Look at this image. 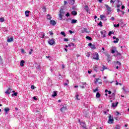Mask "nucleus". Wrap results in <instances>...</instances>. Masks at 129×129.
I'll return each instance as SVG.
<instances>
[{
    "mask_svg": "<svg viewBox=\"0 0 129 129\" xmlns=\"http://www.w3.org/2000/svg\"><path fill=\"white\" fill-rule=\"evenodd\" d=\"M98 26H100V27H102V22L101 21H100L99 23H98Z\"/></svg>",
    "mask_w": 129,
    "mask_h": 129,
    "instance_id": "obj_38",
    "label": "nucleus"
},
{
    "mask_svg": "<svg viewBox=\"0 0 129 129\" xmlns=\"http://www.w3.org/2000/svg\"><path fill=\"white\" fill-rule=\"evenodd\" d=\"M99 68H100V67H97V66H95L94 67V71H96V72H97V71L100 70Z\"/></svg>",
    "mask_w": 129,
    "mask_h": 129,
    "instance_id": "obj_8",
    "label": "nucleus"
},
{
    "mask_svg": "<svg viewBox=\"0 0 129 129\" xmlns=\"http://www.w3.org/2000/svg\"><path fill=\"white\" fill-rule=\"evenodd\" d=\"M29 14H30V11H25V16H26V17H29Z\"/></svg>",
    "mask_w": 129,
    "mask_h": 129,
    "instance_id": "obj_21",
    "label": "nucleus"
},
{
    "mask_svg": "<svg viewBox=\"0 0 129 129\" xmlns=\"http://www.w3.org/2000/svg\"><path fill=\"white\" fill-rule=\"evenodd\" d=\"M111 34H112V32L109 31V33H108V36H111Z\"/></svg>",
    "mask_w": 129,
    "mask_h": 129,
    "instance_id": "obj_49",
    "label": "nucleus"
},
{
    "mask_svg": "<svg viewBox=\"0 0 129 129\" xmlns=\"http://www.w3.org/2000/svg\"><path fill=\"white\" fill-rule=\"evenodd\" d=\"M75 97H76V99H77V100H80V99L78 98L79 97V95L76 94L75 95Z\"/></svg>",
    "mask_w": 129,
    "mask_h": 129,
    "instance_id": "obj_27",
    "label": "nucleus"
},
{
    "mask_svg": "<svg viewBox=\"0 0 129 129\" xmlns=\"http://www.w3.org/2000/svg\"><path fill=\"white\" fill-rule=\"evenodd\" d=\"M70 2L71 5H74L75 4V0H71Z\"/></svg>",
    "mask_w": 129,
    "mask_h": 129,
    "instance_id": "obj_30",
    "label": "nucleus"
},
{
    "mask_svg": "<svg viewBox=\"0 0 129 129\" xmlns=\"http://www.w3.org/2000/svg\"><path fill=\"white\" fill-rule=\"evenodd\" d=\"M10 91H11V89H9L8 90H7L5 93H6V94H10Z\"/></svg>",
    "mask_w": 129,
    "mask_h": 129,
    "instance_id": "obj_29",
    "label": "nucleus"
},
{
    "mask_svg": "<svg viewBox=\"0 0 129 129\" xmlns=\"http://www.w3.org/2000/svg\"><path fill=\"white\" fill-rule=\"evenodd\" d=\"M60 34L63 36V37H66V35L65 34V32L63 31L61 32Z\"/></svg>",
    "mask_w": 129,
    "mask_h": 129,
    "instance_id": "obj_31",
    "label": "nucleus"
},
{
    "mask_svg": "<svg viewBox=\"0 0 129 129\" xmlns=\"http://www.w3.org/2000/svg\"><path fill=\"white\" fill-rule=\"evenodd\" d=\"M93 59H95V60H99V57L98 55V53L97 52H95L93 56Z\"/></svg>",
    "mask_w": 129,
    "mask_h": 129,
    "instance_id": "obj_5",
    "label": "nucleus"
},
{
    "mask_svg": "<svg viewBox=\"0 0 129 129\" xmlns=\"http://www.w3.org/2000/svg\"><path fill=\"white\" fill-rule=\"evenodd\" d=\"M113 121H114V119H113V117L111 116V115H109V119L108 120V123H113Z\"/></svg>",
    "mask_w": 129,
    "mask_h": 129,
    "instance_id": "obj_3",
    "label": "nucleus"
},
{
    "mask_svg": "<svg viewBox=\"0 0 129 129\" xmlns=\"http://www.w3.org/2000/svg\"><path fill=\"white\" fill-rule=\"evenodd\" d=\"M114 64H115V66H116V65H118V66H120V65H121V63L118 61H114Z\"/></svg>",
    "mask_w": 129,
    "mask_h": 129,
    "instance_id": "obj_11",
    "label": "nucleus"
},
{
    "mask_svg": "<svg viewBox=\"0 0 129 129\" xmlns=\"http://www.w3.org/2000/svg\"><path fill=\"white\" fill-rule=\"evenodd\" d=\"M61 66H62V69H64L65 68V66H64V64H62Z\"/></svg>",
    "mask_w": 129,
    "mask_h": 129,
    "instance_id": "obj_59",
    "label": "nucleus"
},
{
    "mask_svg": "<svg viewBox=\"0 0 129 129\" xmlns=\"http://www.w3.org/2000/svg\"><path fill=\"white\" fill-rule=\"evenodd\" d=\"M82 33H89V31H88L87 28H84L82 30Z\"/></svg>",
    "mask_w": 129,
    "mask_h": 129,
    "instance_id": "obj_14",
    "label": "nucleus"
},
{
    "mask_svg": "<svg viewBox=\"0 0 129 129\" xmlns=\"http://www.w3.org/2000/svg\"><path fill=\"white\" fill-rule=\"evenodd\" d=\"M113 39H116V40L113 41V43H118V41H119V39L118 38H116V37L113 36Z\"/></svg>",
    "mask_w": 129,
    "mask_h": 129,
    "instance_id": "obj_13",
    "label": "nucleus"
},
{
    "mask_svg": "<svg viewBox=\"0 0 129 129\" xmlns=\"http://www.w3.org/2000/svg\"><path fill=\"white\" fill-rule=\"evenodd\" d=\"M109 111V110H107V111H104V113L105 114H106L107 112H108Z\"/></svg>",
    "mask_w": 129,
    "mask_h": 129,
    "instance_id": "obj_47",
    "label": "nucleus"
},
{
    "mask_svg": "<svg viewBox=\"0 0 129 129\" xmlns=\"http://www.w3.org/2000/svg\"><path fill=\"white\" fill-rule=\"evenodd\" d=\"M13 41H14V38L11 37L10 38H9L7 40V42H8L9 43L11 42H13Z\"/></svg>",
    "mask_w": 129,
    "mask_h": 129,
    "instance_id": "obj_19",
    "label": "nucleus"
},
{
    "mask_svg": "<svg viewBox=\"0 0 129 129\" xmlns=\"http://www.w3.org/2000/svg\"><path fill=\"white\" fill-rule=\"evenodd\" d=\"M50 25H52V26H55V25H56V21H55L54 20H50Z\"/></svg>",
    "mask_w": 129,
    "mask_h": 129,
    "instance_id": "obj_9",
    "label": "nucleus"
},
{
    "mask_svg": "<svg viewBox=\"0 0 129 129\" xmlns=\"http://www.w3.org/2000/svg\"><path fill=\"white\" fill-rule=\"evenodd\" d=\"M101 20H102L103 21H105V16L104 15H102L100 17Z\"/></svg>",
    "mask_w": 129,
    "mask_h": 129,
    "instance_id": "obj_15",
    "label": "nucleus"
},
{
    "mask_svg": "<svg viewBox=\"0 0 129 129\" xmlns=\"http://www.w3.org/2000/svg\"><path fill=\"white\" fill-rule=\"evenodd\" d=\"M96 97H97V98H99V97H100V94H99V93L97 92L96 95Z\"/></svg>",
    "mask_w": 129,
    "mask_h": 129,
    "instance_id": "obj_26",
    "label": "nucleus"
},
{
    "mask_svg": "<svg viewBox=\"0 0 129 129\" xmlns=\"http://www.w3.org/2000/svg\"><path fill=\"white\" fill-rule=\"evenodd\" d=\"M39 37H40V38H44V37H45V34L43 32L39 33Z\"/></svg>",
    "mask_w": 129,
    "mask_h": 129,
    "instance_id": "obj_17",
    "label": "nucleus"
},
{
    "mask_svg": "<svg viewBox=\"0 0 129 129\" xmlns=\"http://www.w3.org/2000/svg\"><path fill=\"white\" fill-rule=\"evenodd\" d=\"M86 39H87V40H90L91 41V40H92V38H91V37H89V36H86Z\"/></svg>",
    "mask_w": 129,
    "mask_h": 129,
    "instance_id": "obj_35",
    "label": "nucleus"
},
{
    "mask_svg": "<svg viewBox=\"0 0 129 129\" xmlns=\"http://www.w3.org/2000/svg\"><path fill=\"white\" fill-rule=\"evenodd\" d=\"M115 129H120V127L119 126V125H117Z\"/></svg>",
    "mask_w": 129,
    "mask_h": 129,
    "instance_id": "obj_43",
    "label": "nucleus"
},
{
    "mask_svg": "<svg viewBox=\"0 0 129 129\" xmlns=\"http://www.w3.org/2000/svg\"><path fill=\"white\" fill-rule=\"evenodd\" d=\"M86 127V124H85V123H83V125H82V127Z\"/></svg>",
    "mask_w": 129,
    "mask_h": 129,
    "instance_id": "obj_48",
    "label": "nucleus"
},
{
    "mask_svg": "<svg viewBox=\"0 0 129 129\" xmlns=\"http://www.w3.org/2000/svg\"><path fill=\"white\" fill-rule=\"evenodd\" d=\"M81 88H82V89L85 88V86H80Z\"/></svg>",
    "mask_w": 129,
    "mask_h": 129,
    "instance_id": "obj_52",
    "label": "nucleus"
},
{
    "mask_svg": "<svg viewBox=\"0 0 129 129\" xmlns=\"http://www.w3.org/2000/svg\"><path fill=\"white\" fill-rule=\"evenodd\" d=\"M31 89H33V90L35 89V86L34 85L31 86Z\"/></svg>",
    "mask_w": 129,
    "mask_h": 129,
    "instance_id": "obj_51",
    "label": "nucleus"
},
{
    "mask_svg": "<svg viewBox=\"0 0 129 129\" xmlns=\"http://www.w3.org/2000/svg\"><path fill=\"white\" fill-rule=\"evenodd\" d=\"M115 82H116L115 85H118V82H117V81H116Z\"/></svg>",
    "mask_w": 129,
    "mask_h": 129,
    "instance_id": "obj_63",
    "label": "nucleus"
},
{
    "mask_svg": "<svg viewBox=\"0 0 129 129\" xmlns=\"http://www.w3.org/2000/svg\"><path fill=\"white\" fill-rule=\"evenodd\" d=\"M33 99L34 100H37L38 99H37V97H33Z\"/></svg>",
    "mask_w": 129,
    "mask_h": 129,
    "instance_id": "obj_57",
    "label": "nucleus"
},
{
    "mask_svg": "<svg viewBox=\"0 0 129 129\" xmlns=\"http://www.w3.org/2000/svg\"><path fill=\"white\" fill-rule=\"evenodd\" d=\"M67 83H66L63 84L64 86H67V85H68V83H69V81L68 80H67Z\"/></svg>",
    "mask_w": 129,
    "mask_h": 129,
    "instance_id": "obj_32",
    "label": "nucleus"
},
{
    "mask_svg": "<svg viewBox=\"0 0 129 129\" xmlns=\"http://www.w3.org/2000/svg\"><path fill=\"white\" fill-rule=\"evenodd\" d=\"M105 6L106 7L107 11H108L109 12H110L111 11V8L109 7L108 5H105Z\"/></svg>",
    "mask_w": 129,
    "mask_h": 129,
    "instance_id": "obj_12",
    "label": "nucleus"
},
{
    "mask_svg": "<svg viewBox=\"0 0 129 129\" xmlns=\"http://www.w3.org/2000/svg\"><path fill=\"white\" fill-rule=\"evenodd\" d=\"M108 94H111V91H108Z\"/></svg>",
    "mask_w": 129,
    "mask_h": 129,
    "instance_id": "obj_61",
    "label": "nucleus"
},
{
    "mask_svg": "<svg viewBox=\"0 0 129 129\" xmlns=\"http://www.w3.org/2000/svg\"><path fill=\"white\" fill-rule=\"evenodd\" d=\"M66 16V17H69V16H70V14H69V13H67Z\"/></svg>",
    "mask_w": 129,
    "mask_h": 129,
    "instance_id": "obj_54",
    "label": "nucleus"
},
{
    "mask_svg": "<svg viewBox=\"0 0 129 129\" xmlns=\"http://www.w3.org/2000/svg\"><path fill=\"white\" fill-rule=\"evenodd\" d=\"M33 51H34V50L33 49H31V51L29 52V55H32V52H33Z\"/></svg>",
    "mask_w": 129,
    "mask_h": 129,
    "instance_id": "obj_40",
    "label": "nucleus"
},
{
    "mask_svg": "<svg viewBox=\"0 0 129 129\" xmlns=\"http://www.w3.org/2000/svg\"><path fill=\"white\" fill-rule=\"evenodd\" d=\"M52 97H55V96H57V91H54L53 94L52 95Z\"/></svg>",
    "mask_w": 129,
    "mask_h": 129,
    "instance_id": "obj_24",
    "label": "nucleus"
},
{
    "mask_svg": "<svg viewBox=\"0 0 129 129\" xmlns=\"http://www.w3.org/2000/svg\"><path fill=\"white\" fill-rule=\"evenodd\" d=\"M13 95H14L15 96H17V95H18V93H14V94H12L13 96Z\"/></svg>",
    "mask_w": 129,
    "mask_h": 129,
    "instance_id": "obj_46",
    "label": "nucleus"
},
{
    "mask_svg": "<svg viewBox=\"0 0 129 129\" xmlns=\"http://www.w3.org/2000/svg\"><path fill=\"white\" fill-rule=\"evenodd\" d=\"M119 114H120L119 112L116 111V115H118Z\"/></svg>",
    "mask_w": 129,
    "mask_h": 129,
    "instance_id": "obj_55",
    "label": "nucleus"
},
{
    "mask_svg": "<svg viewBox=\"0 0 129 129\" xmlns=\"http://www.w3.org/2000/svg\"><path fill=\"white\" fill-rule=\"evenodd\" d=\"M111 95L112 97H114V96H115V94H114V93H112Z\"/></svg>",
    "mask_w": 129,
    "mask_h": 129,
    "instance_id": "obj_60",
    "label": "nucleus"
},
{
    "mask_svg": "<svg viewBox=\"0 0 129 129\" xmlns=\"http://www.w3.org/2000/svg\"><path fill=\"white\" fill-rule=\"evenodd\" d=\"M88 45L89 46V47H90V48L92 49V50H95V49H96V46H95V45L94 44H92V43H89Z\"/></svg>",
    "mask_w": 129,
    "mask_h": 129,
    "instance_id": "obj_4",
    "label": "nucleus"
},
{
    "mask_svg": "<svg viewBox=\"0 0 129 129\" xmlns=\"http://www.w3.org/2000/svg\"><path fill=\"white\" fill-rule=\"evenodd\" d=\"M105 69H107V68L105 66L103 65V67H102L101 69H100V71H104V70H105Z\"/></svg>",
    "mask_w": 129,
    "mask_h": 129,
    "instance_id": "obj_16",
    "label": "nucleus"
},
{
    "mask_svg": "<svg viewBox=\"0 0 129 129\" xmlns=\"http://www.w3.org/2000/svg\"><path fill=\"white\" fill-rule=\"evenodd\" d=\"M77 23V20L76 19H73L71 21V24H76Z\"/></svg>",
    "mask_w": 129,
    "mask_h": 129,
    "instance_id": "obj_18",
    "label": "nucleus"
},
{
    "mask_svg": "<svg viewBox=\"0 0 129 129\" xmlns=\"http://www.w3.org/2000/svg\"><path fill=\"white\" fill-rule=\"evenodd\" d=\"M50 35H54V33H53V31H49Z\"/></svg>",
    "mask_w": 129,
    "mask_h": 129,
    "instance_id": "obj_44",
    "label": "nucleus"
},
{
    "mask_svg": "<svg viewBox=\"0 0 129 129\" xmlns=\"http://www.w3.org/2000/svg\"><path fill=\"white\" fill-rule=\"evenodd\" d=\"M24 64H25V60H21L20 62V66L23 67L24 66Z\"/></svg>",
    "mask_w": 129,
    "mask_h": 129,
    "instance_id": "obj_22",
    "label": "nucleus"
},
{
    "mask_svg": "<svg viewBox=\"0 0 129 129\" xmlns=\"http://www.w3.org/2000/svg\"><path fill=\"white\" fill-rule=\"evenodd\" d=\"M96 91H98V89L96 88L95 89L93 90V92H96Z\"/></svg>",
    "mask_w": 129,
    "mask_h": 129,
    "instance_id": "obj_45",
    "label": "nucleus"
},
{
    "mask_svg": "<svg viewBox=\"0 0 129 129\" xmlns=\"http://www.w3.org/2000/svg\"><path fill=\"white\" fill-rule=\"evenodd\" d=\"M116 0H111L110 1V4H114L115 3Z\"/></svg>",
    "mask_w": 129,
    "mask_h": 129,
    "instance_id": "obj_37",
    "label": "nucleus"
},
{
    "mask_svg": "<svg viewBox=\"0 0 129 129\" xmlns=\"http://www.w3.org/2000/svg\"><path fill=\"white\" fill-rule=\"evenodd\" d=\"M117 104H118V102H116L115 103H112V107H116L117 106Z\"/></svg>",
    "mask_w": 129,
    "mask_h": 129,
    "instance_id": "obj_10",
    "label": "nucleus"
},
{
    "mask_svg": "<svg viewBox=\"0 0 129 129\" xmlns=\"http://www.w3.org/2000/svg\"><path fill=\"white\" fill-rule=\"evenodd\" d=\"M0 22H1L2 23H3V22H5V19H4V18H1Z\"/></svg>",
    "mask_w": 129,
    "mask_h": 129,
    "instance_id": "obj_34",
    "label": "nucleus"
},
{
    "mask_svg": "<svg viewBox=\"0 0 129 129\" xmlns=\"http://www.w3.org/2000/svg\"><path fill=\"white\" fill-rule=\"evenodd\" d=\"M111 53H112V54H114V53H115V50H114V49H111Z\"/></svg>",
    "mask_w": 129,
    "mask_h": 129,
    "instance_id": "obj_39",
    "label": "nucleus"
},
{
    "mask_svg": "<svg viewBox=\"0 0 129 129\" xmlns=\"http://www.w3.org/2000/svg\"><path fill=\"white\" fill-rule=\"evenodd\" d=\"M48 43L49 45H54L55 44V41L53 39H49L48 40Z\"/></svg>",
    "mask_w": 129,
    "mask_h": 129,
    "instance_id": "obj_7",
    "label": "nucleus"
},
{
    "mask_svg": "<svg viewBox=\"0 0 129 129\" xmlns=\"http://www.w3.org/2000/svg\"><path fill=\"white\" fill-rule=\"evenodd\" d=\"M63 41H64V42H68V41H69V39L68 38H64Z\"/></svg>",
    "mask_w": 129,
    "mask_h": 129,
    "instance_id": "obj_42",
    "label": "nucleus"
},
{
    "mask_svg": "<svg viewBox=\"0 0 129 129\" xmlns=\"http://www.w3.org/2000/svg\"><path fill=\"white\" fill-rule=\"evenodd\" d=\"M82 85H86V83L85 82H82L81 83Z\"/></svg>",
    "mask_w": 129,
    "mask_h": 129,
    "instance_id": "obj_50",
    "label": "nucleus"
},
{
    "mask_svg": "<svg viewBox=\"0 0 129 129\" xmlns=\"http://www.w3.org/2000/svg\"><path fill=\"white\" fill-rule=\"evenodd\" d=\"M98 80H99V79H96V81H95V84H96L97 82H98Z\"/></svg>",
    "mask_w": 129,
    "mask_h": 129,
    "instance_id": "obj_41",
    "label": "nucleus"
},
{
    "mask_svg": "<svg viewBox=\"0 0 129 129\" xmlns=\"http://www.w3.org/2000/svg\"><path fill=\"white\" fill-rule=\"evenodd\" d=\"M72 15H73V16H77V12H76L75 11H73L72 12Z\"/></svg>",
    "mask_w": 129,
    "mask_h": 129,
    "instance_id": "obj_20",
    "label": "nucleus"
},
{
    "mask_svg": "<svg viewBox=\"0 0 129 129\" xmlns=\"http://www.w3.org/2000/svg\"><path fill=\"white\" fill-rule=\"evenodd\" d=\"M114 27H115V28H118V27H119V24H114Z\"/></svg>",
    "mask_w": 129,
    "mask_h": 129,
    "instance_id": "obj_36",
    "label": "nucleus"
},
{
    "mask_svg": "<svg viewBox=\"0 0 129 129\" xmlns=\"http://www.w3.org/2000/svg\"><path fill=\"white\" fill-rule=\"evenodd\" d=\"M65 14V12H64V10L63 9H60L59 11V18L60 21H62V19H63V17L64 16V15Z\"/></svg>",
    "mask_w": 129,
    "mask_h": 129,
    "instance_id": "obj_1",
    "label": "nucleus"
},
{
    "mask_svg": "<svg viewBox=\"0 0 129 129\" xmlns=\"http://www.w3.org/2000/svg\"><path fill=\"white\" fill-rule=\"evenodd\" d=\"M121 9H122V10H123V9H124V6H122Z\"/></svg>",
    "mask_w": 129,
    "mask_h": 129,
    "instance_id": "obj_64",
    "label": "nucleus"
},
{
    "mask_svg": "<svg viewBox=\"0 0 129 129\" xmlns=\"http://www.w3.org/2000/svg\"><path fill=\"white\" fill-rule=\"evenodd\" d=\"M110 20H111V21H114V17H111Z\"/></svg>",
    "mask_w": 129,
    "mask_h": 129,
    "instance_id": "obj_56",
    "label": "nucleus"
},
{
    "mask_svg": "<svg viewBox=\"0 0 129 129\" xmlns=\"http://www.w3.org/2000/svg\"><path fill=\"white\" fill-rule=\"evenodd\" d=\"M86 55L87 57H90V53H89V52L86 53Z\"/></svg>",
    "mask_w": 129,
    "mask_h": 129,
    "instance_id": "obj_33",
    "label": "nucleus"
},
{
    "mask_svg": "<svg viewBox=\"0 0 129 129\" xmlns=\"http://www.w3.org/2000/svg\"><path fill=\"white\" fill-rule=\"evenodd\" d=\"M21 53H25V50L24 49H21Z\"/></svg>",
    "mask_w": 129,
    "mask_h": 129,
    "instance_id": "obj_58",
    "label": "nucleus"
},
{
    "mask_svg": "<svg viewBox=\"0 0 129 129\" xmlns=\"http://www.w3.org/2000/svg\"><path fill=\"white\" fill-rule=\"evenodd\" d=\"M4 110H5L6 113H8V112L10 111V108L6 107L5 108Z\"/></svg>",
    "mask_w": 129,
    "mask_h": 129,
    "instance_id": "obj_25",
    "label": "nucleus"
},
{
    "mask_svg": "<svg viewBox=\"0 0 129 129\" xmlns=\"http://www.w3.org/2000/svg\"><path fill=\"white\" fill-rule=\"evenodd\" d=\"M69 33H70V34H73V32L72 30H70Z\"/></svg>",
    "mask_w": 129,
    "mask_h": 129,
    "instance_id": "obj_62",
    "label": "nucleus"
},
{
    "mask_svg": "<svg viewBox=\"0 0 129 129\" xmlns=\"http://www.w3.org/2000/svg\"><path fill=\"white\" fill-rule=\"evenodd\" d=\"M67 5V2L66 1H64V5L66 6Z\"/></svg>",
    "mask_w": 129,
    "mask_h": 129,
    "instance_id": "obj_53",
    "label": "nucleus"
},
{
    "mask_svg": "<svg viewBox=\"0 0 129 129\" xmlns=\"http://www.w3.org/2000/svg\"><path fill=\"white\" fill-rule=\"evenodd\" d=\"M100 33L102 35V38H105L106 37V31L105 30L101 31Z\"/></svg>",
    "mask_w": 129,
    "mask_h": 129,
    "instance_id": "obj_6",
    "label": "nucleus"
},
{
    "mask_svg": "<svg viewBox=\"0 0 129 129\" xmlns=\"http://www.w3.org/2000/svg\"><path fill=\"white\" fill-rule=\"evenodd\" d=\"M84 10H85L86 12H88L89 11V8H88L87 6H85Z\"/></svg>",
    "mask_w": 129,
    "mask_h": 129,
    "instance_id": "obj_23",
    "label": "nucleus"
},
{
    "mask_svg": "<svg viewBox=\"0 0 129 129\" xmlns=\"http://www.w3.org/2000/svg\"><path fill=\"white\" fill-rule=\"evenodd\" d=\"M60 111L61 112H65V111H67V106L66 105H60Z\"/></svg>",
    "mask_w": 129,
    "mask_h": 129,
    "instance_id": "obj_2",
    "label": "nucleus"
},
{
    "mask_svg": "<svg viewBox=\"0 0 129 129\" xmlns=\"http://www.w3.org/2000/svg\"><path fill=\"white\" fill-rule=\"evenodd\" d=\"M47 20H51V19H52V17H51V16H50V15L48 14L47 15Z\"/></svg>",
    "mask_w": 129,
    "mask_h": 129,
    "instance_id": "obj_28",
    "label": "nucleus"
}]
</instances>
